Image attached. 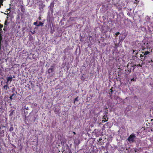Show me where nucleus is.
Returning <instances> with one entry per match:
<instances>
[{
    "instance_id": "obj_1",
    "label": "nucleus",
    "mask_w": 153,
    "mask_h": 153,
    "mask_svg": "<svg viewBox=\"0 0 153 153\" xmlns=\"http://www.w3.org/2000/svg\"><path fill=\"white\" fill-rule=\"evenodd\" d=\"M136 136L134 134H131L128 138V140L129 142H133L134 140V139Z\"/></svg>"
},
{
    "instance_id": "obj_2",
    "label": "nucleus",
    "mask_w": 153,
    "mask_h": 153,
    "mask_svg": "<svg viewBox=\"0 0 153 153\" xmlns=\"http://www.w3.org/2000/svg\"><path fill=\"white\" fill-rule=\"evenodd\" d=\"M54 66H51L50 68L48 69V73L50 74L52 72H53V69H54Z\"/></svg>"
},
{
    "instance_id": "obj_3",
    "label": "nucleus",
    "mask_w": 153,
    "mask_h": 153,
    "mask_svg": "<svg viewBox=\"0 0 153 153\" xmlns=\"http://www.w3.org/2000/svg\"><path fill=\"white\" fill-rule=\"evenodd\" d=\"M12 79V77H7V84L9 83H10Z\"/></svg>"
},
{
    "instance_id": "obj_4",
    "label": "nucleus",
    "mask_w": 153,
    "mask_h": 153,
    "mask_svg": "<svg viewBox=\"0 0 153 153\" xmlns=\"http://www.w3.org/2000/svg\"><path fill=\"white\" fill-rule=\"evenodd\" d=\"M16 98V94H13L10 97V100L14 99Z\"/></svg>"
},
{
    "instance_id": "obj_5",
    "label": "nucleus",
    "mask_w": 153,
    "mask_h": 153,
    "mask_svg": "<svg viewBox=\"0 0 153 153\" xmlns=\"http://www.w3.org/2000/svg\"><path fill=\"white\" fill-rule=\"evenodd\" d=\"M9 23L7 22V20H6L4 23V25L5 26L4 27V30L5 29V28L6 27V26Z\"/></svg>"
},
{
    "instance_id": "obj_6",
    "label": "nucleus",
    "mask_w": 153,
    "mask_h": 153,
    "mask_svg": "<svg viewBox=\"0 0 153 153\" xmlns=\"http://www.w3.org/2000/svg\"><path fill=\"white\" fill-rule=\"evenodd\" d=\"M106 116H105V115H104L103 117L102 118L103 120H102V122H105L107 121L108 120L106 119Z\"/></svg>"
},
{
    "instance_id": "obj_7",
    "label": "nucleus",
    "mask_w": 153,
    "mask_h": 153,
    "mask_svg": "<svg viewBox=\"0 0 153 153\" xmlns=\"http://www.w3.org/2000/svg\"><path fill=\"white\" fill-rule=\"evenodd\" d=\"M150 53V52L149 51H146L145 52H143L142 53L144 54V55H146Z\"/></svg>"
},
{
    "instance_id": "obj_8",
    "label": "nucleus",
    "mask_w": 153,
    "mask_h": 153,
    "mask_svg": "<svg viewBox=\"0 0 153 153\" xmlns=\"http://www.w3.org/2000/svg\"><path fill=\"white\" fill-rule=\"evenodd\" d=\"M105 7V10H106L107 9V7L106 6L105 7V6L104 5H103L102 6V8H104V7Z\"/></svg>"
},
{
    "instance_id": "obj_9",
    "label": "nucleus",
    "mask_w": 153,
    "mask_h": 153,
    "mask_svg": "<svg viewBox=\"0 0 153 153\" xmlns=\"http://www.w3.org/2000/svg\"><path fill=\"white\" fill-rule=\"evenodd\" d=\"M3 0H0V5H2Z\"/></svg>"
},
{
    "instance_id": "obj_10",
    "label": "nucleus",
    "mask_w": 153,
    "mask_h": 153,
    "mask_svg": "<svg viewBox=\"0 0 153 153\" xmlns=\"http://www.w3.org/2000/svg\"><path fill=\"white\" fill-rule=\"evenodd\" d=\"M43 25V23H42V22H40L39 23V25H37V26H39L40 25Z\"/></svg>"
},
{
    "instance_id": "obj_11",
    "label": "nucleus",
    "mask_w": 153,
    "mask_h": 153,
    "mask_svg": "<svg viewBox=\"0 0 153 153\" xmlns=\"http://www.w3.org/2000/svg\"><path fill=\"white\" fill-rule=\"evenodd\" d=\"M13 128L12 127H11L10 128L9 130L10 131H13Z\"/></svg>"
},
{
    "instance_id": "obj_12",
    "label": "nucleus",
    "mask_w": 153,
    "mask_h": 153,
    "mask_svg": "<svg viewBox=\"0 0 153 153\" xmlns=\"http://www.w3.org/2000/svg\"><path fill=\"white\" fill-rule=\"evenodd\" d=\"M78 97H76L75 100H74V102H75V101H78Z\"/></svg>"
},
{
    "instance_id": "obj_13",
    "label": "nucleus",
    "mask_w": 153,
    "mask_h": 153,
    "mask_svg": "<svg viewBox=\"0 0 153 153\" xmlns=\"http://www.w3.org/2000/svg\"><path fill=\"white\" fill-rule=\"evenodd\" d=\"M4 88H6L7 89V85H5L4 86Z\"/></svg>"
},
{
    "instance_id": "obj_14",
    "label": "nucleus",
    "mask_w": 153,
    "mask_h": 153,
    "mask_svg": "<svg viewBox=\"0 0 153 153\" xmlns=\"http://www.w3.org/2000/svg\"><path fill=\"white\" fill-rule=\"evenodd\" d=\"M119 32H117V33H115L116 36H117L118 35V34H119Z\"/></svg>"
},
{
    "instance_id": "obj_15",
    "label": "nucleus",
    "mask_w": 153,
    "mask_h": 153,
    "mask_svg": "<svg viewBox=\"0 0 153 153\" xmlns=\"http://www.w3.org/2000/svg\"><path fill=\"white\" fill-rule=\"evenodd\" d=\"M120 40H122V41H123V40H124V38H123H123H121V37H120Z\"/></svg>"
},
{
    "instance_id": "obj_16",
    "label": "nucleus",
    "mask_w": 153,
    "mask_h": 153,
    "mask_svg": "<svg viewBox=\"0 0 153 153\" xmlns=\"http://www.w3.org/2000/svg\"><path fill=\"white\" fill-rule=\"evenodd\" d=\"M37 24V22H35L34 23V25H36Z\"/></svg>"
},
{
    "instance_id": "obj_17",
    "label": "nucleus",
    "mask_w": 153,
    "mask_h": 153,
    "mask_svg": "<svg viewBox=\"0 0 153 153\" xmlns=\"http://www.w3.org/2000/svg\"><path fill=\"white\" fill-rule=\"evenodd\" d=\"M34 33H35L34 31H33V32H32V33L33 34H34Z\"/></svg>"
},
{
    "instance_id": "obj_18",
    "label": "nucleus",
    "mask_w": 153,
    "mask_h": 153,
    "mask_svg": "<svg viewBox=\"0 0 153 153\" xmlns=\"http://www.w3.org/2000/svg\"><path fill=\"white\" fill-rule=\"evenodd\" d=\"M73 133L74 134H76V133L75 132H73Z\"/></svg>"
},
{
    "instance_id": "obj_19",
    "label": "nucleus",
    "mask_w": 153,
    "mask_h": 153,
    "mask_svg": "<svg viewBox=\"0 0 153 153\" xmlns=\"http://www.w3.org/2000/svg\"><path fill=\"white\" fill-rule=\"evenodd\" d=\"M10 8H9L8 9H7V10H10Z\"/></svg>"
},
{
    "instance_id": "obj_20",
    "label": "nucleus",
    "mask_w": 153,
    "mask_h": 153,
    "mask_svg": "<svg viewBox=\"0 0 153 153\" xmlns=\"http://www.w3.org/2000/svg\"><path fill=\"white\" fill-rule=\"evenodd\" d=\"M132 80H134V79H132Z\"/></svg>"
},
{
    "instance_id": "obj_21",
    "label": "nucleus",
    "mask_w": 153,
    "mask_h": 153,
    "mask_svg": "<svg viewBox=\"0 0 153 153\" xmlns=\"http://www.w3.org/2000/svg\"><path fill=\"white\" fill-rule=\"evenodd\" d=\"M153 1V0H152Z\"/></svg>"
}]
</instances>
